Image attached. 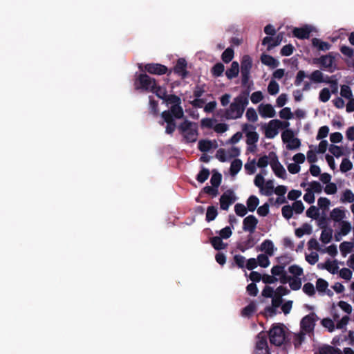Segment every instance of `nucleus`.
Returning <instances> with one entry per match:
<instances>
[{"mask_svg":"<svg viewBox=\"0 0 354 354\" xmlns=\"http://www.w3.org/2000/svg\"><path fill=\"white\" fill-rule=\"evenodd\" d=\"M290 293V290L284 286H279L274 289L272 287L266 286L262 291V295L266 298H271V304L264 309V315L267 317H272L279 313V308L282 304V297Z\"/></svg>","mask_w":354,"mask_h":354,"instance_id":"nucleus-1","label":"nucleus"},{"mask_svg":"<svg viewBox=\"0 0 354 354\" xmlns=\"http://www.w3.org/2000/svg\"><path fill=\"white\" fill-rule=\"evenodd\" d=\"M317 316L315 313H310L305 316L301 321V331L294 336L293 342L295 347L300 346L305 339L306 334H310L313 332Z\"/></svg>","mask_w":354,"mask_h":354,"instance_id":"nucleus-2","label":"nucleus"},{"mask_svg":"<svg viewBox=\"0 0 354 354\" xmlns=\"http://www.w3.org/2000/svg\"><path fill=\"white\" fill-rule=\"evenodd\" d=\"M178 129L186 142H194L198 138V131L196 124L187 120L183 122L179 126Z\"/></svg>","mask_w":354,"mask_h":354,"instance_id":"nucleus-3","label":"nucleus"},{"mask_svg":"<svg viewBox=\"0 0 354 354\" xmlns=\"http://www.w3.org/2000/svg\"><path fill=\"white\" fill-rule=\"evenodd\" d=\"M306 77L309 78L310 82L313 83H325L326 82H328V76H325L323 73L319 70L314 71L310 75H306L304 71H299L297 73L295 84L297 86H300Z\"/></svg>","mask_w":354,"mask_h":354,"instance_id":"nucleus-4","label":"nucleus"},{"mask_svg":"<svg viewBox=\"0 0 354 354\" xmlns=\"http://www.w3.org/2000/svg\"><path fill=\"white\" fill-rule=\"evenodd\" d=\"M243 113V91H241L239 95L234 98L233 102L230 104L229 109L226 111V118L228 119H236L241 116Z\"/></svg>","mask_w":354,"mask_h":354,"instance_id":"nucleus-5","label":"nucleus"},{"mask_svg":"<svg viewBox=\"0 0 354 354\" xmlns=\"http://www.w3.org/2000/svg\"><path fill=\"white\" fill-rule=\"evenodd\" d=\"M269 337L270 343L276 346L281 345L286 339V331L283 324H277L270 330Z\"/></svg>","mask_w":354,"mask_h":354,"instance_id":"nucleus-6","label":"nucleus"},{"mask_svg":"<svg viewBox=\"0 0 354 354\" xmlns=\"http://www.w3.org/2000/svg\"><path fill=\"white\" fill-rule=\"evenodd\" d=\"M281 140L288 150H297L301 146L300 140L295 136L293 131L289 129L281 133Z\"/></svg>","mask_w":354,"mask_h":354,"instance_id":"nucleus-7","label":"nucleus"},{"mask_svg":"<svg viewBox=\"0 0 354 354\" xmlns=\"http://www.w3.org/2000/svg\"><path fill=\"white\" fill-rule=\"evenodd\" d=\"M156 81L154 78L149 77L146 73L140 74L135 80L134 85L136 90L153 91L156 86Z\"/></svg>","mask_w":354,"mask_h":354,"instance_id":"nucleus-8","label":"nucleus"},{"mask_svg":"<svg viewBox=\"0 0 354 354\" xmlns=\"http://www.w3.org/2000/svg\"><path fill=\"white\" fill-rule=\"evenodd\" d=\"M245 133L246 136V143L248 145V151L254 152L257 149V142L259 140V134L255 131V128L245 124Z\"/></svg>","mask_w":354,"mask_h":354,"instance_id":"nucleus-9","label":"nucleus"},{"mask_svg":"<svg viewBox=\"0 0 354 354\" xmlns=\"http://www.w3.org/2000/svg\"><path fill=\"white\" fill-rule=\"evenodd\" d=\"M270 167L276 176L282 179L286 178V171L279 162L277 154L274 152H271Z\"/></svg>","mask_w":354,"mask_h":354,"instance_id":"nucleus-10","label":"nucleus"},{"mask_svg":"<svg viewBox=\"0 0 354 354\" xmlns=\"http://www.w3.org/2000/svg\"><path fill=\"white\" fill-rule=\"evenodd\" d=\"M145 71L150 74L158 75L166 73H167V75H169L171 73V70L168 71V68L166 66L158 63H149L145 64Z\"/></svg>","mask_w":354,"mask_h":354,"instance_id":"nucleus-11","label":"nucleus"},{"mask_svg":"<svg viewBox=\"0 0 354 354\" xmlns=\"http://www.w3.org/2000/svg\"><path fill=\"white\" fill-rule=\"evenodd\" d=\"M283 122L279 120H270L265 129V135L268 138H274L278 133Z\"/></svg>","mask_w":354,"mask_h":354,"instance_id":"nucleus-12","label":"nucleus"},{"mask_svg":"<svg viewBox=\"0 0 354 354\" xmlns=\"http://www.w3.org/2000/svg\"><path fill=\"white\" fill-rule=\"evenodd\" d=\"M352 230V224L347 220L335 227V239L339 241L344 236H347Z\"/></svg>","mask_w":354,"mask_h":354,"instance_id":"nucleus-13","label":"nucleus"},{"mask_svg":"<svg viewBox=\"0 0 354 354\" xmlns=\"http://www.w3.org/2000/svg\"><path fill=\"white\" fill-rule=\"evenodd\" d=\"M317 62L328 72H333L336 69L335 57L331 55L322 56L317 59Z\"/></svg>","mask_w":354,"mask_h":354,"instance_id":"nucleus-14","label":"nucleus"},{"mask_svg":"<svg viewBox=\"0 0 354 354\" xmlns=\"http://www.w3.org/2000/svg\"><path fill=\"white\" fill-rule=\"evenodd\" d=\"M236 201V198L231 190L224 192L220 198L221 209L227 210L230 205Z\"/></svg>","mask_w":354,"mask_h":354,"instance_id":"nucleus-15","label":"nucleus"},{"mask_svg":"<svg viewBox=\"0 0 354 354\" xmlns=\"http://www.w3.org/2000/svg\"><path fill=\"white\" fill-rule=\"evenodd\" d=\"M331 315L335 321L337 322L336 328L338 329H342L346 327L349 321L348 315L343 316L340 319V315L338 313L337 306L335 304L333 305L331 308Z\"/></svg>","mask_w":354,"mask_h":354,"instance_id":"nucleus-16","label":"nucleus"},{"mask_svg":"<svg viewBox=\"0 0 354 354\" xmlns=\"http://www.w3.org/2000/svg\"><path fill=\"white\" fill-rule=\"evenodd\" d=\"M302 278L300 277H291L287 275H283L280 279V282L283 284L289 283V286L292 290H298L301 288L302 285Z\"/></svg>","mask_w":354,"mask_h":354,"instance_id":"nucleus-17","label":"nucleus"},{"mask_svg":"<svg viewBox=\"0 0 354 354\" xmlns=\"http://www.w3.org/2000/svg\"><path fill=\"white\" fill-rule=\"evenodd\" d=\"M315 30V28L310 25H306L301 28H295L293 30V35L298 39H304L310 37L311 32Z\"/></svg>","mask_w":354,"mask_h":354,"instance_id":"nucleus-18","label":"nucleus"},{"mask_svg":"<svg viewBox=\"0 0 354 354\" xmlns=\"http://www.w3.org/2000/svg\"><path fill=\"white\" fill-rule=\"evenodd\" d=\"M256 354H270L267 340L264 335L261 334L257 337L255 348Z\"/></svg>","mask_w":354,"mask_h":354,"instance_id":"nucleus-19","label":"nucleus"},{"mask_svg":"<svg viewBox=\"0 0 354 354\" xmlns=\"http://www.w3.org/2000/svg\"><path fill=\"white\" fill-rule=\"evenodd\" d=\"M187 63L185 59L179 58L176 64L173 68L174 72L180 76L183 79L187 77L188 72L187 71Z\"/></svg>","mask_w":354,"mask_h":354,"instance_id":"nucleus-20","label":"nucleus"},{"mask_svg":"<svg viewBox=\"0 0 354 354\" xmlns=\"http://www.w3.org/2000/svg\"><path fill=\"white\" fill-rule=\"evenodd\" d=\"M258 111L261 117L263 118H274L276 115L274 107L270 104H261L258 107Z\"/></svg>","mask_w":354,"mask_h":354,"instance_id":"nucleus-21","label":"nucleus"},{"mask_svg":"<svg viewBox=\"0 0 354 354\" xmlns=\"http://www.w3.org/2000/svg\"><path fill=\"white\" fill-rule=\"evenodd\" d=\"M317 267L322 270H326L333 274L339 271L338 261L337 260L328 259L324 263H319Z\"/></svg>","mask_w":354,"mask_h":354,"instance_id":"nucleus-22","label":"nucleus"},{"mask_svg":"<svg viewBox=\"0 0 354 354\" xmlns=\"http://www.w3.org/2000/svg\"><path fill=\"white\" fill-rule=\"evenodd\" d=\"M348 211L344 207H337L330 212L329 217L334 222L337 220L348 218Z\"/></svg>","mask_w":354,"mask_h":354,"instance_id":"nucleus-23","label":"nucleus"},{"mask_svg":"<svg viewBox=\"0 0 354 354\" xmlns=\"http://www.w3.org/2000/svg\"><path fill=\"white\" fill-rule=\"evenodd\" d=\"M283 34L279 33L276 37H266L262 41V44L267 46L268 50L279 45L283 39Z\"/></svg>","mask_w":354,"mask_h":354,"instance_id":"nucleus-24","label":"nucleus"},{"mask_svg":"<svg viewBox=\"0 0 354 354\" xmlns=\"http://www.w3.org/2000/svg\"><path fill=\"white\" fill-rule=\"evenodd\" d=\"M260 250L266 254L272 257L277 251V248L271 240L267 239L261 243Z\"/></svg>","mask_w":354,"mask_h":354,"instance_id":"nucleus-25","label":"nucleus"},{"mask_svg":"<svg viewBox=\"0 0 354 354\" xmlns=\"http://www.w3.org/2000/svg\"><path fill=\"white\" fill-rule=\"evenodd\" d=\"M258 223L257 218L253 216L250 215L245 218V231H249L250 232H253L257 227Z\"/></svg>","mask_w":354,"mask_h":354,"instance_id":"nucleus-26","label":"nucleus"},{"mask_svg":"<svg viewBox=\"0 0 354 354\" xmlns=\"http://www.w3.org/2000/svg\"><path fill=\"white\" fill-rule=\"evenodd\" d=\"M339 250L343 257L354 251V242L344 241L339 245Z\"/></svg>","mask_w":354,"mask_h":354,"instance_id":"nucleus-27","label":"nucleus"},{"mask_svg":"<svg viewBox=\"0 0 354 354\" xmlns=\"http://www.w3.org/2000/svg\"><path fill=\"white\" fill-rule=\"evenodd\" d=\"M274 189V183L273 180H267L263 187L260 189V192L261 194L270 196L272 195Z\"/></svg>","mask_w":354,"mask_h":354,"instance_id":"nucleus-28","label":"nucleus"},{"mask_svg":"<svg viewBox=\"0 0 354 354\" xmlns=\"http://www.w3.org/2000/svg\"><path fill=\"white\" fill-rule=\"evenodd\" d=\"M342 203H354V193L349 189H344L340 196Z\"/></svg>","mask_w":354,"mask_h":354,"instance_id":"nucleus-29","label":"nucleus"},{"mask_svg":"<svg viewBox=\"0 0 354 354\" xmlns=\"http://www.w3.org/2000/svg\"><path fill=\"white\" fill-rule=\"evenodd\" d=\"M247 207H245V215L246 210L254 212L259 204V200L256 196H250L247 200Z\"/></svg>","mask_w":354,"mask_h":354,"instance_id":"nucleus-30","label":"nucleus"},{"mask_svg":"<svg viewBox=\"0 0 354 354\" xmlns=\"http://www.w3.org/2000/svg\"><path fill=\"white\" fill-rule=\"evenodd\" d=\"M239 71V64L236 62H233L230 68L225 71V75L228 79L232 80L238 75Z\"/></svg>","mask_w":354,"mask_h":354,"instance_id":"nucleus-31","label":"nucleus"},{"mask_svg":"<svg viewBox=\"0 0 354 354\" xmlns=\"http://www.w3.org/2000/svg\"><path fill=\"white\" fill-rule=\"evenodd\" d=\"M261 62L263 64L268 66L271 68H276L278 66L279 62L276 59L268 55H263L261 56Z\"/></svg>","mask_w":354,"mask_h":354,"instance_id":"nucleus-32","label":"nucleus"},{"mask_svg":"<svg viewBox=\"0 0 354 354\" xmlns=\"http://www.w3.org/2000/svg\"><path fill=\"white\" fill-rule=\"evenodd\" d=\"M210 242L213 248L216 250H223L227 246V244L223 243L222 238L219 236L212 237Z\"/></svg>","mask_w":354,"mask_h":354,"instance_id":"nucleus-33","label":"nucleus"},{"mask_svg":"<svg viewBox=\"0 0 354 354\" xmlns=\"http://www.w3.org/2000/svg\"><path fill=\"white\" fill-rule=\"evenodd\" d=\"M312 44L313 46L317 48L319 50H327L330 48V44L328 42L323 41L317 38H314L312 40Z\"/></svg>","mask_w":354,"mask_h":354,"instance_id":"nucleus-34","label":"nucleus"},{"mask_svg":"<svg viewBox=\"0 0 354 354\" xmlns=\"http://www.w3.org/2000/svg\"><path fill=\"white\" fill-rule=\"evenodd\" d=\"M306 189L315 194L322 193L323 187L320 183L317 181H312L308 183V187Z\"/></svg>","mask_w":354,"mask_h":354,"instance_id":"nucleus-35","label":"nucleus"},{"mask_svg":"<svg viewBox=\"0 0 354 354\" xmlns=\"http://www.w3.org/2000/svg\"><path fill=\"white\" fill-rule=\"evenodd\" d=\"M288 272L291 274L290 276L291 277H297L302 278V277L304 276L303 269L300 266H297V265L290 266L288 268Z\"/></svg>","mask_w":354,"mask_h":354,"instance_id":"nucleus-36","label":"nucleus"},{"mask_svg":"<svg viewBox=\"0 0 354 354\" xmlns=\"http://www.w3.org/2000/svg\"><path fill=\"white\" fill-rule=\"evenodd\" d=\"M312 232V227L308 224H304L301 227L296 229L295 235L301 238L305 234H310Z\"/></svg>","mask_w":354,"mask_h":354,"instance_id":"nucleus-37","label":"nucleus"},{"mask_svg":"<svg viewBox=\"0 0 354 354\" xmlns=\"http://www.w3.org/2000/svg\"><path fill=\"white\" fill-rule=\"evenodd\" d=\"M172 115L177 119H180L184 115V112L180 104L172 105L169 111Z\"/></svg>","mask_w":354,"mask_h":354,"instance_id":"nucleus-38","label":"nucleus"},{"mask_svg":"<svg viewBox=\"0 0 354 354\" xmlns=\"http://www.w3.org/2000/svg\"><path fill=\"white\" fill-rule=\"evenodd\" d=\"M317 153H319L317 151L313 146H310V149L306 153V159L309 163L313 164L317 161Z\"/></svg>","mask_w":354,"mask_h":354,"instance_id":"nucleus-39","label":"nucleus"},{"mask_svg":"<svg viewBox=\"0 0 354 354\" xmlns=\"http://www.w3.org/2000/svg\"><path fill=\"white\" fill-rule=\"evenodd\" d=\"M237 266L239 268L243 269V257L239 254H235L232 261H230V268H234Z\"/></svg>","mask_w":354,"mask_h":354,"instance_id":"nucleus-40","label":"nucleus"},{"mask_svg":"<svg viewBox=\"0 0 354 354\" xmlns=\"http://www.w3.org/2000/svg\"><path fill=\"white\" fill-rule=\"evenodd\" d=\"M222 180V175L216 170L212 171L210 183L214 187H218Z\"/></svg>","mask_w":354,"mask_h":354,"instance_id":"nucleus-41","label":"nucleus"},{"mask_svg":"<svg viewBox=\"0 0 354 354\" xmlns=\"http://www.w3.org/2000/svg\"><path fill=\"white\" fill-rule=\"evenodd\" d=\"M218 214L217 208L214 206H209L206 212V221L210 222L214 221Z\"/></svg>","mask_w":354,"mask_h":354,"instance_id":"nucleus-42","label":"nucleus"},{"mask_svg":"<svg viewBox=\"0 0 354 354\" xmlns=\"http://www.w3.org/2000/svg\"><path fill=\"white\" fill-rule=\"evenodd\" d=\"M154 89L153 88V91L151 92L156 94V95L163 100L166 98L167 96V91L165 88H162L157 84V82L156 83V86H154Z\"/></svg>","mask_w":354,"mask_h":354,"instance_id":"nucleus-43","label":"nucleus"},{"mask_svg":"<svg viewBox=\"0 0 354 354\" xmlns=\"http://www.w3.org/2000/svg\"><path fill=\"white\" fill-rule=\"evenodd\" d=\"M212 147V143L208 140H201L198 142V148L202 152H207Z\"/></svg>","mask_w":354,"mask_h":354,"instance_id":"nucleus-44","label":"nucleus"},{"mask_svg":"<svg viewBox=\"0 0 354 354\" xmlns=\"http://www.w3.org/2000/svg\"><path fill=\"white\" fill-rule=\"evenodd\" d=\"M225 67L224 65L219 62L216 63L211 70V72L212 73V75L214 77H220L222 75L223 73L224 72Z\"/></svg>","mask_w":354,"mask_h":354,"instance_id":"nucleus-45","label":"nucleus"},{"mask_svg":"<svg viewBox=\"0 0 354 354\" xmlns=\"http://www.w3.org/2000/svg\"><path fill=\"white\" fill-rule=\"evenodd\" d=\"M319 354H342V353L339 349L330 346H325L319 348Z\"/></svg>","mask_w":354,"mask_h":354,"instance_id":"nucleus-46","label":"nucleus"},{"mask_svg":"<svg viewBox=\"0 0 354 354\" xmlns=\"http://www.w3.org/2000/svg\"><path fill=\"white\" fill-rule=\"evenodd\" d=\"M242 161L240 159L233 160L230 165V173L232 175L236 174L241 169Z\"/></svg>","mask_w":354,"mask_h":354,"instance_id":"nucleus-47","label":"nucleus"},{"mask_svg":"<svg viewBox=\"0 0 354 354\" xmlns=\"http://www.w3.org/2000/svg\"><path fill=\"white\" fill-rule=\"evenodd\" d=\"M331 239H332L331 230H329V229L323 230L321 233V236H320L321 241L324 244H327L331 241Z\"/></svg>","mask_w":354,"mask_h":354,"instance_id":"nucleus-48","label":"nucleus"},{"mask_svg":"<svg viewBox=\"0 0 354 354\" xmlns=\"http://www.w3.org/2000/svg\"><path fill=\"white\" fill-rule=\"evenodd\" d=\"M270 162H271V152L269 153V154L268 156H263L261 157L257 163V167H259L260 168H264V167H267L268 165H270Z\"/></svg>","mask_w":354,"mask_h":354,"instance_id":"nucleus-49","label":"nucleus"},{"mask_svg":"<svg viewBox=\"0 0 354 354\" xmlns=\"http://www.w3.org/2000/svg\"><path fill=\"white\" fill-rule=\"evenodd\" d=\"M269 257L270 256L266 254H261L258 255L257 259L258 265L262 268H267L270 265Z\"/></svg>","mask_w":354,"mask_h":354,"instance_id":"nucleus-50","label":"nucleus"},{"mask_svg":"<svg viewBox=\"0 0 354 354\" xmlns=\"http://www.w3.org/2000/svg\"><path fill=\"white\" fill-rule=\"evenodd\" d=\"M233 57H234V50L231 48H227V49H225L223 51V53H222V56H221L222 60L225 63H229L230 62L232 61Z\"/></svg>","mask_w":354,"mask_h":354,"instance_id":"nucleus-51","label":"nucleus"},{"mask_svg":"<svg viewBox=\"0 0 354 354\" xmlns=\"http://www.w3.org/2000/svg\"><path fill=\"white\" fill-rule=\"evenodd\" d=\"M209 176V169H207V168H204L203 167L200 171V172L198 174V175L196 176V179L197 180L198 182H199L201 183H203L206 180H207Z\"/></svg>","mask_w":354,"mask_h":354,"instance_id":"nucleus-52","label":"nucleus"},{"mask_svg":"<svg viewBox=\"0 0 354 354\" xmlns=\"http://www.w3.org/2000/svg\"><path fill=\"white\" fill-rule=\"evenodd\" d=\"M317 205L323 211H326L330 205V201L326 197H320L317 200Z\"/></svg>","mask_w":354,"mask_h":354,"instance_id":"nucleus-53","label":"nucleus"},{"mask_svg":"<svg viewBox=\"0 0 354 354\" xmlns=\"http://www.w3.org/2000/svg\"><path fill=\"white\" fill-rule=\"evenodd\" d=\"M268 93L272 95H276L279 91V84L274 80H272L268 86Z\"/></svg>","mask_w":354,"mask_h":354,"instance_id":"nucleus-54","label":"nucleus"},{"mask_svg":"<svg viewBox=\"0 0 354 354\" xmlns=\"http://www.w3.org/2000/svg\"><path fill=\"white\" fill-rule=\"evenodd\" d=\"M330 92L328 88H324L319 92V99L322 102H328L330 98Z\"/></svg>","mask_w":354,"mask_h":354,"instance_id":"nucleus-55","label":"nucleus"},{"mask_svg":"<svg viewBox=\"0 0 354 354\" xmlns=\"http://www.w3.org/2000/svg\"><path fill=\"white\" fill-rule=\"evenodd\" d=\"M353 167V164L348 158H344L340 165V171L343 173L350 171Z\"/></svg>","mask_w":354,"mask_h":354,"instance_id":"nucleus-56","label":"nucleus"},{"mask_svg":"<svg viewBox=\"0 0 354 354\" xmlns=\"http://www.w3.org/2000/svg\"><path fill=\"white\" fill-rule=\"evenodd\" d=\"M329 151L335 157L339 158L343 155V149L342 147L331 145L328 147Z\"/></svg>","mask_w":354,"mask_h":354,"instance_id":"nucleus-57","label":"nucleus"},{"mask_svg":"<svg viewBox=\"0 0 354 354\" xmlns=\"http://www.w3.org/2000/svg\"><path fill=\"white\" fill-rule=\"evenodd\" d=\"M216 158L221 162H224L229 160L227 152L224 149L221 148L217 150Z\"/></svg>","mask_w":354,"mask_h":354,"instance_id":"nucleus-58","label":"nucleus"},{"mask_svg":"<svg viewBox=\"0 0 354 354\" xmlns=\"http://www.w3.org/2000/svg\"><path fill=\"white\" fill-rule=\"evenodd\" d=\"M306 260L310 265H314L318 261L319 255L317 252H311L306 254Z\"/></svg>","mask_w":354,"mask_h":354,"instance_id":"nucleus-59","label":"nucleus"},{"mask_svg":"<svg viewBox=\"0 0 354 354\" xmlns=\"http://www.w3.org/2000/svg\"><path fill=\"white\" fill-rule=\"evenodd\" d=\"M293 113L288 107H285L279 111V117L282 119L290 120L293 118Z\"/></svg>","mask_w":354,"mask_h":354,"instance_id":"nucleus-60","label":"nucleus"},{"mask_svg":"<svg viewBox=\"0 0 354 354\" xmlns=\"http://www.w3.org/2000/svg\"><path fill=\"white\" fill-rule=\"evenodd\" d=\"M167 104H171L172 105L180 104L181 100L180 98L176 95H167L166 98L164 100Z\"/></svg>","mask_w":354,"mask_h":354,"instance_id":"nucleus-61","label":"nucleus"},{"mask_svg":"<svg viewBox=\"0 0 354 354\" xmlns=\"http://www.w3.org/2000/svg\"><path fill=\"white\" fill-rule=\"evenodd\" d=\"M340 95L346 99H351L353 95L351 88L347 85H343L341 87Z\"/></svg>","mask_w":354,"mask_h":354,"instance_id":"nucleus-62","label":"nucleus"},{"mask_svg":"<svg viewBox=\"0 0 354 354\" xmlns=\"http://www.w3.org/2000/svg\"><path fill=\"white\" fill-rule=\"evenodd\" d=\"M328 285L327 281L322 279H319L317 281L316 288H317V291L319 292H326L328 288Z\"/></svg>","mask_w":354,"mask_h":354,"instance_id":"nucleus-63","label":"nucleus"},{"mask_svg":"<svg viewBox=\"0 0 354 354\" xmlns=\"http://www.w3.org/2000/svg\"><path fill=\"white\" fill-rule=\"evenodd\" d=\"M337 191V185L334 183H328L324 187V192L326 194L333 195Z\"/></svg>","mask_w":354,"mask_h":354,"instance_id":"nucleus-64","label":"nucleus"}]
</instances>
